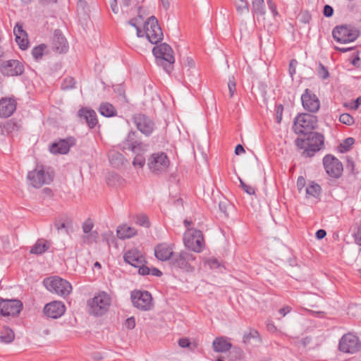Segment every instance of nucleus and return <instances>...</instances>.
<instances>
[{"mask_svg":"<svg viewBox=\"0 0 361 361\" xmlns=\"http://www.w3.org/2000/svg\"><path fill=\"white\" fill-rule=\"evenodd\" d=\"M118 147L124 152L128 150L136 154L133 161L134 167L142 168L145 166V158L142 154L147 151L148 145L140 140L139 134L136 131L130 130L127 137L118 145Z\"/></svg>","mask_w":361,"mask_h":361,"instance_id":"nucleus-1","label":"nucleus"},{"mask_svg":"<svg viewBox=\"0 0 361 361\" xmlns=\"http://www.w3.org/2000/svg\"><path fill=\"white\" fill-rule=\"evenodd\" d=\"M305 138L298 137L295 140L296 147L303 149L302 156L304 157H312L316 152L324 147V137L323 134L317 132H312L305 135Z\"/></svg>","mask_w":361,"mask_h":361,"instance_id":"nucleus-2","label":"nucleus"},{"mask_svg":"<svg viewBox=\"0 0 361 361\" xmlns=\"http://www.w3.org/2000/svg\"><path fill=\"white\" fill-rule=\"evenodd\" d=\"M111 305V294L99 290L95 293L93 298L87 301V311L90 315L102 317L109 312Z\"/></svg>","mask_w":361,"mask_h":361,"instance_id":"nucleus-3","label":"nucleus"},{"mask_svg":"<svg viewBox=\"0 0 361 361\" xmlns=\"http://www.w3.org/2000/svg\"><path fill=\"white\" fill-rule=\"evenodd\" d=\"M152 53L157 64L161 66L166 73H170L173 69L175 62L172 48L166 43H161L154 47Z\"/></svg>","mask_w":361,"mask_h":361,"instance_id":"nucleus-4","label":"nucleus"},{"mask_svg":"<svg viewBox=\"0 0 361 361\" xmlns=\"http://www.w3.org/2000/svg\"><path fill=\"white\" fill-rule=\"evenodd\" d=\"M196 257L188 251H181L175 252L169 262V265L172 269L180 270L183 272H192L195 270L192 262L195 261Z\"/></svg>","mask_w":361,"mask_h":361,"instance_id":"nucleus-5","label":"nucleus"},{"mask_svg":"<svg viewBox=\"0 0 361 361\" xmlns=\"http://www.w3.org/2000/svg\"><path fill=\"white\" fill-rule=\"evenodd\" d=\"M317 116L302 113L298 115L294 119L293 128L296 134L306 135L313 132L317 127Z\"/></svg>","mask_w":361,"mask_h":361,"instance_id":"nucleus-6","label":"nucleus"},{"mask_svg":"<svg viewBox=\"0 0 361 361\" xmlns=\"http://www.w3.org/2000/svg\"><path fill=\"white\" fill-rule=\"evenodd\" d=\"M43 285L49 291L63 298L68 295L72 290L71 284L68 281L58 276L45 278L43 280Z\"/></svg>","mask_w":361,"mask_h":361,"instance_id":"nucleus-7","label":"nucleus"},{"mask_svg":"<svg viewBox=\"0 0 361 361\" xmlns=\"http://www.w3.org/2000/svg\"><path fill=\"white\" fill-rule=\"evenodd\" d=\"M359 35L360 31L350 25H337L332 30L334 39L342 44L354 42Z\"/></svg>","mask_w":361,"mask_h":361,"instance_id":"nucleus-8","label":"nucleus"},{"mask_svg":"<svg viewBox=\"0 0 361 361\" xmlns=\"http://www.w3.org/2000/svg\"><path fill=\"white\" fill-rule=\"evenodd\" d=\"M130 299L135 307L142 311H149L153 308V300L147 290H135L130 293Z\"/></svg>","mask_w":361,"mask_h":361,"instance_id":"nucleus-9","label":"nucleus"},{"mask_svg":"<svg viewBox=\"0 0 361 361\" xmlns=\"http://www.w3.org/2000/svg\"><path fill=\"white\" fill-rule=\"evenodd\" d=\"M169 164L170 161L164 152L154 153L148 158V167L153 173L157 175L166 172Z\"/></svg>","mask_w":361,"mask_h":361,"instance_id":"nucleus-10","label":"nucleus"},{"mask_svg":"<svg viewBox=\"0 0 361 361\" xmlns=\"http://www.w3.org/2000/svg\"><path fill=\"white\" fill-rule=\"evenodd\" d=\"M144 29L146 37L152 44H157L163 39L162 30L159 25L157 18L154 16L149 17L145 23Z\"/></svg>","mask_w":361,"mask_h":361,"instance_id":"nucleus-11","label":"nucleus"},{"mask_svg":"<svg viewBox=\"0 0 361 361\" xmlns=\"http://www.w3.org/2000/svg\"><path fill=\"white\" fill-rule=\"evenodd\" d=\"M184 243L187 247L196 252H200L204 246L203 233L200 230L189 229L185 234Z\"/></svg>","mask_w":361,"mask_h":361,"instance_id":"nucleus-12","label":"nucleus"},{"mask_svg":"<svg viewBox=\"0 0 361 361\" xmlns=\"http://www.w3.org/2000/svg\"><path fill=\"white\" fill-rule=\"evenodd\" d=\"M323 165L326 173L331 178H338L342 176L343 164L334 155L326 154L323 158Z\"/></svg>","mask_w":361,"mask_h":361,"instance_id":"nucleus-13","label":"nucleus"},{"mask_svg":"<svg viewBox=\"0 0 361 361\" xmlns=\"http://www.w3.org/2000/svg\"><path fill=\"white\" fill-rule=\"evenodd\" d=\"M23 307V302L17 299L8 300L0 298V315L16 317Z\"/></svg>","mask_w":361,"mask_h":361,"instance_id":"nucleus-14","label":"nucleus"},{"mask_svg":"<svg viewBox=\"0 0 361 361\" xmlns=\"http://www.w3.org/2000/svg\"><path fill=\"white\" fill-rule=\"evenodd\" d=\"M360 347L358 337L350 333L344 334L338 343L339 350L345 353H355L360 349Z\"/></svg>","mask_w":361,"mask_h":361,"instance_id":"nucleus-15","label":"nucleus"},{"mask_svg":"<svg viewBox=\"0 0 361 361\" xmlns=\"http://www.w3.org/2000/svg\"><path fill=\"white\" fill-rule=\"evenodd\" d=\"M0 72L5 76L20 75L24 73V66L18 60L5 61L0 66Z\"/></svg>","mask_w":361,"mask_h":361,"instance_id":"nucleus-16","label":"nucleus"},{"mask_svg":"<svg viewBox=\"0 0 361 361\" xmlns=\"http://www.w3.org/2000/svg\"><path fill=\"white\" fill-rule=\"evenodd\" d=\"M27 178L34 188H39L44 184H49L53 180V175L49 172L45 173L43 169L35 170L28 173Z\"/></svg>","mask_w":361,"mask_h":361,"instance_id":"nucleus-17","label":"nucleus"},{"mask_svg":"<svg viewBox=\"0 0 361 361\" xmlns=\"http://www.w3.org/2000/svg\"><path fill=\"white\" fill-rule=\"evenodd\" d=\"M133 121L137 130L146 136H149L154 127V123L148 116L142 114H137L133 116Z\"/></svg>","mask_w":361,"mask_h":361,"instance_id":"nucleus-18","label":"nucleus"},{"mask_svg":"<svg viewBox=\"0 0 361 361\" xmlns=\"http://www.w3.org/2000/svg\"><path fill=\"white\" fill-rule=\"evenodd\" d=\"M301 101L302 106L306 111L310 113H316L319 111L320 107L319 99L309 89H305L301 96Z\"/></svg>","mask_w":361,"mask_h":361,"instance_id":"nucleus-19","label":"nucleus"},{"mask_svg":"<svg viewBox=\"0 0 361 361\" xmlns=\"http://www.w3.org/2000/svg\"><path fill=\"white\" fill-rule=\"evenodd\" d=\"M75 138L72 136L67 137L64 139H59L50 145L49 150L54 154H66L69 152L71 147L75 145Z\"/></svg>","mask_w":361,"mask_h":361,"instance_id":"nucleus-20","label":"nucleus"},{"mask_svg":"<svg viewBox=\"0 0 361 361\" xmlns=\"http://www.w3.org/2000/svg\"><path fill=\"white\" fill-rule=\"evenodd\" d=\"M66 307L62 302L54 301L47 304L43 310L44 314L49 318L57 319L65 312Z\"/></svg>","mask_w":361,"mask_h":361,"instance_id":"nucleus-21","label":"nucleus"},{"mask_svg":"<svg viewBox=\"0 0 361 361\" xmlns=\"http://www.w3.org/2000/svg\"><path fill=\"white\" fill-rule=\"evenodd\" d=\"M124 261L134 267H137L142 263H147L145 257L137 248L128 250L123 256Z\"/></svg>","mask_w":361,"mask_h":361,"instance_id":"nucleus-22","label":"nucleus"},{"mask_svg":"<svg viewBox=\"0 0 361 361\" xmlns=\"http://www.w3.org/2000/svg\"><path fill=\"white\" fill-rule=\"evenodd\" d=\"M52 48L54 51L59 54L66 53L68 50V42L60 30H56L54 31Z\"/></svg>","mask_w":361,"mask_h":361,"instance_id":"nucleus-23","label":"nucleus"},{"mask_svg":"<svg viewBox=\"0 0 361 361\" xmlns=\"http://www.w3.org/2000/svg\"><path fill=\"white\" fill-rule=\"evenodd\" d=\"M174 253L172 247L166 243L158 244L154 247V255L161 261L169 260L170 262Z\"/></svg>","mask_w":361,"mask_h":361,"instance_id":"nucleus-24","label":"nucleus"},{"mask_svg":"<svg viewBox=\"0 0 361 361\" xmlns=\"http://www.w3.org/2000/svg\"><path fill=\"white\" fill-rule=\"evenodd\" d=\"M114 102H116L118 109H126L128 107V102L123 83H119L114 87Z\"/></svg>","mask_w":361,"mask_h":361,"instance_id":"nucleus-25","label":"nucleus"},{"mask_svg":"<svg viewBox=\"0 0 361 361\" xmlns=\"http://www.w3.org/2000/svg\"><path fill=\"white\" fill-rule=\"evenodd\" d=\"M243 342L246 345L257 347L262 343V339L257 330L250 328L243 334Z\"/></svg>","mask_w":361,"mask_h":361,"instance_id":"nucleus-26","label":"nucleus"},{"mask_svg":"<svg viewBox=\"0 0 361 361\" xmlns=\"http://www.w3.org/2000/svg\"><path fill=\"white\" fill-rule=\"evenodd\" d=\"M16 109V102L10 98H3L0 100V116L8 118L11 116Z\"/></svg>","mask_w":361,"mask_h":361,"instance_id":"nucleus-27","label":"nucleus"},{"mask_svg":"<svg viewBox=\"0 0 361 361\" xmlns=\"http://www.w3.org/2000/svg\"><path fill=\"white\" fill-rule=\"evenodd\" d=\"M77 12L81 24L87 26L88 23L90 21V8L85 0H78L77 3Z\"/></svg>","mask_w":361,"mask_h":361,"instance_id":"nucleus-28","label":"nucleus"},{"mask_svg":"<svg viewBox=\"0 0 361 361\" xmlns=\"http://www.w3.org/2000/svg\"><path fill=\"white\" fill-rule=\"evenodd\" d=\"M78 116L80 119L85 121L90 128H93L98 123L96 112L92 109L82 108L78 111Z\"/></svg>","mask_w":361,"mask_h":361,"instance_id":"nucleus-29","label":"nucleus"},{"mask_svg":"<svg viewBox=\"0 0 361 361\" xmlns=\"http://www.w3.org/2000/svg\"><path fill=\"white\" fill-rule=\"evenodd\" d=\"M212 346L214 351L225 353L231 349L232 344L224 337H217L214 340Z\"/></svg>","mask_w":361,"mask_h":361,"instance_id":"nucleus-30","label":"nucleus"},{"mask_svg":"<svg viewBox=\"0 0 361 361\" xmlns=\"http://www.w3.org/2000/svg\"><path fill=\"white\" fill-rule=\"evenodd\" d=\"M136 233V230L127 224L119 226L116 229L117 237L122 240L130 238L135 236Z\"/></svg>","mask_w":361,"mask_h":361,"instance_id":"nucleus-31","label":"nucleus"},{"mask_svg":"<svg viewBox=\"0 0 361 361\" xmlns=\"http://www.w3.org/2000/svg\"><path fill=\"white\" fill-rule=\"evenodd\" d=\"M49 248L47 241L44 240H38L36 243L31 247L30 252L35 255H42Z\"/></svg>","mask_w":361,"mask_h":361,"instance_id":"nucleus-32","label":"nucleus"},{"mask_svg":"<svg viewBox=\"0 0 361 361\" xmlns=\"http://www.w3.org/2000/svg\"><path fill=\"white\" fill-rule=\"evenodd\" d=\"M252 13L253 16H264L266 13L264 0H252Z\"/></svg>","mask_w":361,"mask_h":361,"instance_id":"nucleus-33","label":"nucleus"},{"mask_svg":"<svg viewBox=\"0 0 361 361\" xmlns=\"http://www.w3.org/2000/svg\"><path fill=\"white\" fill-rule=\"evenodd\" d=\"M0 341L5 343H11L15 338L13 331L8 326H4L1 331Z\"/></svg>","mask_w":361,"mask_h":361,"instance_id":"nucleus-34","label":"nucleus"},{"mask_svg":"<svg viewBox=\"0 0 361 361\" xmlns=\"http://www.w3.org/2000/svg\"><path fill=\"white\" fill-rule=\"evenodd\" d=\"M322 191L321 186L312 182L307 188H306V193L308 195L312 196L314 197H317L320 195Z\"/></svg>","mask_w":361,"mask_h":361,"instance_id":"nucleus-35","label":"nucleus"},{"mask_svg":"<svg viewBox=\"0 0 361 361\" xmlns=\"http://www.w3.org/2000/svg\"><path fill=\"white\" fill-rule=\"evenodd\" d=\"M99 111L105 117L113 116V105L109 103L101 104Z\"/></svg>","mask_w":361,"mask_h":361,"instance_id":"nucleus-36","label":"nucleus"},{"mask_svg":"<svg viewBox=\"0 0 361 361\" xmlns=\"http://www.w3.org/2000/svg\"><path fill=\"white\" fill-rule=\"evenodd\" d=\"M46 48L47 46L44 44H41L32 49V55L35 61H37L42 59L44 55V51Z\"/></svg>","mask_w":361,"mask_h":361,"instance_id":"nucleus-37","label":"nucleus"},{"mask_svg":"<svg viewBox=\"0 0 361 361\" xmlns=\"http://www.w3.org/2000/svg\"><path fill=\"white\" fill-rule=\"evenodd\" d=\"M235 6L238 13L249 12L248 3L246 0H235Z\"/></svg>","mask_w":361,"mask_h":361,"instance_id":"nucleus-38","label":"nucleus"},{"mask_svg":"<svg viewBox=\"0 0 361 361\" xmlns=\"http://www.w3.org/2000/svg\"><path fill=\"white\" fill-rule=\"evenodd\" d=\"M355 143V139L353 137H348L343 140L340 145V151L342 153L347 152L350 150L351 146Z\"/></svg>","mask_w":361,"mask_h":361,"instance_id":"nucleus-39","label":"nucleus"},{"mask_svg":"<svg viewBox=\"0 0 361 361\" xmlns=\"http://www.w3.org/2000/svg\"><path fill=\"white\" fill-rule=\"evenodd\" d=\"M16 42L18 44L20 49L25 50L27 49L29 44L27 37L17 35V37H16Z\"/></svg>","mask_w":361,"mask_h":361,"instance_id":"nucleus-40","label":"nucleus"},{"mask_svg":"<svg viewBox=\"0 0 361 361\" xmlns=\"http://www.w3.org/2000/svg\"><path fill=\"white\" fill-rule=\"evenodd\" d=\"M75 81L72 77L65 78L61 82V89L63 90L72 89L75 87Z\"/></svg>","mask_w":361,"mask_h":361,"instance_id":"nucleus-41","label":"nucleus"},{"mask_svg":"<svg viewBox=\"0 0 361 361\" xmlns=\"http://www.w3.org/2000/svg\"><path fill=\"white\" fill-rule=\"evenodd\" d=\"M317 74L322 80L327 79L329 77V73L326 67H325L322 63H319V67L317 70Z\"/></svg>","mask_w":361,"mask_h":361,"instance_id":"nucleus-42","label":"nucleus"},{"mask_svg":"<svg viewBox=\"0 0 361 361\" xmlns=\"http://www.w3.org/2000/svg\"><path fill=\"white\" fill-rule=\"evenodd\" d=\"M98 238V233L96 231H93L92 233H89L82 237V241L86 244H91L93 242L96 241Z\"/></svg>","mask_w":361,"mask_h":361,"instance_id":"nucleus-43","label":"nucleus"},{"mask_svg":"<svg viewBox=\"0 0 361 361\" xmlns=\"http://www.w3.org/2000/svg\"><path fill=\"white\" fill-rule=\"evenodd\" d=\"M339 121L343 124L351 126L354 123L355 121L353 117L349 114H342L339 117Z\"/></svg>","mask_w":361,"mask_h":361,"instance_id":"nucleus-44","label":"nucleus"},{"mask_svg":"<svg viewBox=\"0 0 361 361\" xmlns=\"http://www.w3.org/2000/svg\"><path fill=\"white\" fill-rule=\"evenodd\" d=\"M135 221L140 226L145 228H148L150 225L148 217L145 214L137 215Z\"/></svg>","mask_w":361,"mask_h":361,"instance_id":"nucleus-45","label":"nucleus"},{"mask_svg":"<svg viewBox=\"0 0 361 361\" xmlns=\"http://www.w3.org/2000/svg\"><path fill=\"white\" fill-rule=\"evenodd\" d=\"M240 187L246 193L249 195H255V189L251 185H247L244 181L239 177L238 178Z\"/></svg>","mask_w":361,"mask_h":361,"instance_id":"nucleus-46","label":"nucleus"},{"mask_svg":"<svg viewBox=\"0 0 361 361\" xmlns=\"http://www.w3.org/2000/svg\"><path fill=\"white\" fill-rule=\"evenodd\" d=\"M243 354V352L240 348L234 347L233 348L232 351L230 352V356H231L230 360L231 361H234L238 359H240L242 357Z\"/></svg>","mask_w":361,"mask_h":361,"instance_id":"nucleus-47","label":"nucleus"},{"mask_svg":"<svg viewBox=\"0 0 361 361\" xmlns=\"http://www.w3.org/2000/svg\"><path fill=\"white\" fill-rule=\"evenodd\" d=\"M13 33L16 37L17 35L27 37V34L25 30H23V25L17 23L13 28Z\"/></svg>","mask_w":361,"mask_h":361,"instance_id":"nucleus-48","label":"nucleus"},{"mask_svg":"<svg viewBox=\"0 0 361 361\" xmlns=\"http://www.w3.org/2000/svg\"><path fill=\"white\" fill-rule=\"evenodd\" d=\"M228 87L229 90L230 97H232L236 90V82L235 81L234 76H231L229 78Z\"/></svg>","mask_w":361,"mask_h":361,"instance_id":"nucleus-49","label":"nucleus"},{"mask_svg":"<svg viewBox=\"0 0 361 361\" xmlns=\"http://www.w3.org/2000/svg\"><path fill=\"white\" fill-rule=\"evenodd\" d=\"M206 264L211 268V269H219L221 267V262L214 257H210L207 259Z\"/></svg>","mask_w":361,"mask_h":361,"instance_id":"nucleus-50","label":"nucleus"},{"mask_svg":"<svg viewBox=\"0 0 361 361\" xmlns=\"http://www.w3.org/2000/svg\"><path fill=\"white\" fill-rule=\"evenodd\" d=\"M300 22L308 23L312 19V16L308 11H303L299 15Z\"/></svg>","mask_w":361,"mask_h":361,"instance_id":"nucleus-51","label":"nucleus"},{"mask_svg":"<svg viewBox=\"0 0 361 361\" xmlns=\"http://www.w3.org/2000/svg\"><path fill=\"white\" fill-rule=\"evenodd\" d=\"M93 222L90 219H87L82 224V231L85 234L92 233L91 231L93 228Z\"/></svg>","mask_w":361,"mask_h":361,"instance_id":"nucleus-52","label":"nucleus"},{"mask_svg":"<svg viewBox=\"0 0 361 361\" xmlns=\"http://www.w3.org/2000/svg\"><path fill=\"white\" fill-rule=\"evenodd\" d=\"M231 204L227 202V201H221L219 202V210L224 214V215L228 217V214L227 212V209L228 207H231Z\"/></svg>","mask_w":361,"mask_h":361,"instance_id":"nucleus-53","label":"nucleus"},{"mask_svg":"<svg viewBox=\"0 0 361 361\" xmlns=\"http://www.w3.org/2000/svg\"><path fill=\"white\" fill-rule=\"evenodd\" d=\"M146 263H142L140 266H137L138 274L142 276H147L150 274V268L145 265Z\"/></svg>","mask_w":361,"mask_h":361,"instance_id":"nucleus-54","label":"nucleus"},{"mask_svg":"<svg viewBox=\"0 0 361 361\" xmlns=\"http://www.w3.org/2000/svg\"><path fill=\"white\" fill-rule=\"evenodd\" d=\"M123 325L128 329H133L135 326V319L134 317H128L124 323Z\"/></svg>","mask_w":361,"mask_h":361,"instance_id":"nucleus-55","label":"nucleus"},{"mask_svg":"<svg viewBox=\"0 0 361 361\" xmlns=\"http://www.w3.org/2000/svg\"><path fill=\"white\" fill-rule=\"evenodd\" d=\"M125 160L124 157L119 152L114 153V166H118L123 165Z\"/></svg>","mask_w":361,"mask_h":361,"instance_id":"nucleus-56","label":"nucleus"},{"mask_svg":"<svg viewBox=\"0 0 361 361\" xmlns=\"http://www.w3.org/2000/svg\"><path fill=\"white\" fill-rule=\"evenodd\" d=\"M283 111V106L279 104L276 106V118L278 123H280L282 120V114Z\"/></svg>","mask_w":361,"mask_h":361,"instance_id":"nucleus-57","label":"nucleus"},{"mask_svg":"<svg viewBox=\"0 0 361 361\" xmlns=\"http://www.w3.org/2000/svg\"><path fill=\"white\" fill-rule=\"evenodd\" d=\"M323 14L327 18L331 17L334 14V8L330 5H325L323 9Z\"/></svg>","mask_w":361,"mask_h":361,"instance_id":"nucleus-58","label":"nucleus"},{"mask_svg":"<svg viewBox=\"0 0 361 361\" xmlns=\"http://www.w3.org/2000/svg\"><path fill=\"white\" fill-rule=\"evenodd\" d=\"M355 242L361 245V225L357 226V231L353 234Z\"/></svg>","mask_w":361,"mask_h":361,"instance_id":"nucleus-59","label":"nucleus"},{"mask_svg":"<svg viewBox=\"0 0 361 361\" xmlns=\"http://www.w3.org/2000/svg\"><path fill=\"white\" fill-rule=\"evenodd\" d=\"M298 62L295 59H292L290 61L289 63V74L290 75L291 78L293 77V75L295 74V66L297 65Z\"/></svg>","mask_w":361,"mask_h":361,"instance_id":"nucleus-60","label":"nucleus"},{"mask_svg":"<svg viewBox=\"0 0 361 361\" xmlns=\"http://www.w3.org/2000/svg\"><path fill=\"white\" fill-rule=\"evenodd\" d=\"M178 345L181 348H189L190 345V341L187 338H181L178 340Z\"/></svg>","mask_w":361,"mask_h":361,"instance_id":"nucleus-61","label":"nucleus"},{"mask_svg":"<svg viewBox=\"0 0 361 361\" xmlns=\"http://www.w3.org/2000/svg\"><path fill=\"white\" fill-rule=\"evenodd\" d=\"M57 3V0H38L40 6L46 7Z\"/></svg>","mask_w":361,"mask_h":361,"instance_id":"nucleus-62","label":"nucleus"},{"mask_svg":"<svg viewBox=\"0 0 361 361\" xmlns=\"http://www.w3.org/2000/svg\"><path fill=\"white\" fill-rule=\"evenodd\" d=\"M267 4L269 6V8L271 10L272 14L275 16L278 15V11L276 9V4L272 1V0H267Z\"/></svg>","mask_w":361,"mask_h":361,"instance_id":"nucleus-63","label":"nucleus"},{"mask_svg":"<svg viewBox=\"0 0 361 361\" xmlns=\"http://www.w3.org/2000/svg\"><path fill=\"white\" fill-rule=\"evenodd\" d=\"M360 104H361V97H359L351 103L350 109L356 110L359 108V106Z\"/></svg>","mask_w":361,"mask_h":361,"instance_id":"nucleus-64","label":"nucleus"}]
</instances>
